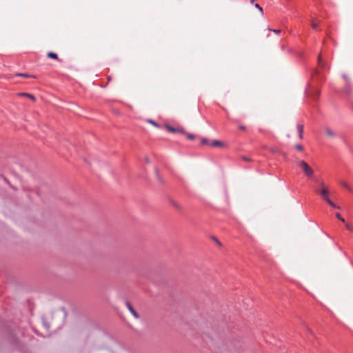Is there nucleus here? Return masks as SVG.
Instances as JSON below:
<instances>
[{
    "label": "nucleus",
    "mask_w": 353,
    "mask_h": 353,
    "mask_svg": "<svg viewBox=\"0 0 353 353\" xmlns=\"http://www.w3.org/2000/svg\"><path fill=\"white\" fill-rule=\"evenodd\" d=\"M320 189H316V192L319 193L322 199L325 200L330 206L334 208L339 209V207L334 204L330 199V190L329 188L326 186L323 181H320Z\"/></svg>",
    "instance_id": "nucleus-1"
},
{
    "label": "nucleus",
    "mask_w": 353,
    "mask_h": 353,
    "mask_svg": "<svg viewBox=\"0 0 353 353\" xmlns=\"http://www.w3.org/2000/svg\"><path fill=\"white\" fill-rule=\"evenodd\" d=\"M299 167L303 170L305 175L307 177H312L314 174L313 169L304 161H301L299 163Z\"/></svg>",
    "instance_id": "nucleus-2"
},
{
    "label": "nucleus",
    "mask_w": 353,
    "mask_h": 353,
    "mask_svg": "<svg viewBox=\"0 0 353 353\" xmlns=\"http://www.w3.org/2000/svg\"><path fill=\"white\" fill-rule=\"evenodd\" d=\"M126 306L128 307V309L129 310V311L130 312V313L136 318V319H139V315L138 314V313L135 311V310L133 308L132 305L129 303V302H126Z\"/></svg>",
    "instance_id": "nucleus-3"
},
{
    "label": "nucleus",
    "mask_w": 353,
    "mask_h": 353,
    "mask_svg": "<svg viewBox=\"0 0 353 353\" xmlns=\"http://www.w3.org/2000/svg\"><path fill=\"white\" fill-rule=\"evenodd\" d=\"M166 128L170 132H181V133H183V131L182 129H179V128L176 129V128H173L172 126H170V125H167Z\"/></svg>",
    "instance_id": "nucleus-4"
},
{
    "label": "nucleus",
    "mask_w": 353,
    "mask_h": 353,
    "mask_svg": "<svg viewBox=\"0 0 353 353\" xmlns=\"http://www.w3.org/2000/svg\"><path fill=\"white\" fill-rule=\"evenodd\" d=\"M325 132L328 137H332V138H333L336 136V134L329 128H325Z\"/></svg>",
    "instance_id": "nucleus-5"
},
{
    "label": "nucleus",
    "mask_w": 353,
    "mask_h": 353,
    "mask_svg": "<svg viewBox=\"0 0 353 353\" xmlns=\"http://www.w3.org/2000/svg\"><path fill=\"white\" fill-rule=\"evenodd\" d=\"M299 137L300 139H303V125L299 124L297 125Z\"/></svg>",
    "instance_id": "nucleus-6"
},
{
    "label": "nucleus",
    "mask_w": 353,
    "mask_h": 353,
    "mask_svg": "<svg viewBox=\"0 0 353 353\" xmlns=\"http://www.w3.org/2000/svg\"><path fill=\"white\" fill-rule=\"evenodd\" d=\"M211 145L214 147H223V146H224L225 144H224V143H223L220 141L215 140L212 142Z\"/></svg>",
    "instance_id": "nucleus-7"
},
{
    "label": "nucleus",
    "mask_w": 353,
    "mask_h": 353,
    "mask_svg": "<svg viewBox=\"0 0 353 353\" xmlns=\"http://www.w3.org/2000/svg\"><path fill=\"white\" fill-rule=\"evenodd\" d=\"M48 57L49 58H51V59H58V56L57 54L52 52H49L48 53Z\"/></svg>",
    "instance_id": "nucleus-8"
},
{
    "label": "nucleus",
    "mask_w": 353,
    "mask_h": 353,
    "mask_svg": "<svg viewBox=\"0 0 353 353\" xmlns=\"http://www.w3.org/2000/svg\"><path fill=\"white\" fill-rule=\"evenodd\" d=\"M22 96H25V97H27L28 98L30 99L32 101H35V97L34 95L31 94H28V93H21L20 94Z\"/></svg>",
    "instance_id": "nucleus-9"
},
{
    "label": "nucleus",
    "mask_w": 353,
    "mask_h": 353,
    "mask_svg": "<svg viewBox=\"0 0 353 353\" xmlns=\"http://www.w3.org/2000/svg\"><path fill=\"white\" fill-rule=\"evenodd\" d=\"M171 203H172V205L175 208H176V209H178V210H181V205H180L178 203L175 202V201H172Z\"/></svg>",
    "instance_id": "nucleus-10"
},
{
    "label": "nucleus",
    "mask_w": 353,
    "mask_h": 353,
    "mask_svg": "<svg viewBox=\"0 0 353 353\" xmlns=\"http://www.w3.org/2000/svg\"><path fill=\"white\" fill-rule=\"evenodd\" d=\"M341 184L346 189L351 190L350 185L346 182L343 181L341 183Z\"/></svg>",
    "instance_id": "nucleus-11"
},
{
    "label": "nucleus",
    "mask_w": 353,
    "mask_h": 353,
    "mask_svg": "<svg viewBox=\"0 0 353 353\" xmlns=\"http://www.w3.org/2000/svg\"><path fill=\"white\" fill-rule=\"evenodd\" d=\"M336 216L338 219H339L342 222H345V219L341 216L339 213L336 214Z\"/></svg>",
    "instance_id": "nucleus-12"
},
{
    "label": "nucleus",
    "mask_w": 353,
    "mask_h": 353,
    "mask_svg": "<svg viewBox=\"0 0 353 353\" xmlns=\"http://www.w3.org/2000/svg\"><path fill=\"white\" fill-rule=\"evenodd\" d=\"M187 138L190 140H194L195 139V136L192 134H187Z\"/></svg>",
    "instance_id": "nucleus-13"
},
{
    "label": "nucleus",
    "mask_w": 353,
    "mask_h": 353,
    "mask_svg": "<svg viewBox=\"0 0 353 353\" xmlns=\"http://www.w3.org/2000/svg\"><path fill=\"white\" fill-rule=\"evenodd\" d=\"M295 148H296V149L297 150H299V151H302V150H303V147H302V145H300V144H297V145H295Z\"/></svg>",
    "instance_id": "nucleus-14"
},
{
    "label": "nucleus",
    "mask_w": 353,
    "mask_h": 353,
    "mask_svg": "<svg viewBox=\"0 0 353 353\" xmlns=\"http://www.w3.org/2000/svg\"><path fill=\"white\" fill-rule=\"evenodd\" d=\"M345 227L347 230H350V231H353V227L350 225V224H348L347 223L345 225Z\"/></svg>",
    "instance_id": "nucleus-15"
},
{
    "label": "nucleus",
    "mask_w": 353,
    "mask_h": 353,
    "mask_svg": "<svg viewBox=\"0 0 353 353\" xmlns=\"http://www.w3.org/2000/svg\"><path fill=\"white\" fill-rule=\"evenodd\" d=\"M17 76H20V77H30L29 74H26V73H19L17 74Z\"/></svg>",
    "instance_id": "nucleus-16"
},
{
    "label": "nucleus",
    "mask_w": 353,
    "mask_h": 353,
    "mask_svg": "<svg viewBox=\"0 0 353 353\" xmlns=\"http://www.w3.org/2000/svg\"><path fill=\"white\" fill-rule=\"evenodd\" d=\"M254 6H255V8H258L261 11V13H263V9L258 3H255Z\"/></svg>",
    "instance_id": "nucleus-17"
},
{
    "label": "nucleus",
    "mask_w": 353,
    "mask_h": 353,
    "mask_svg": "<svg viewBox=\"0 0 353 353\" xmlns=\"http://www.w3.org/2000/svg\"><path fill=\"white\" fill-rule=\"evenodd\" d=\"M242 159L245 161H247V162H249V161H251V159L250 158H248L247 157H242Z\"/></svg>",
    "instance_id": "nucleus-18"
},
{
    "label": "nucleus",
    "mask_w": 353,
    "mask_h": 353,
    "mask_svg": "<svg viewBox=\"0 0 353 353\" xmlns=\"http://www.w3.org/2000/svg\"><path fill=\"white\" fill-rule=\"evenodd\" d=\"M148 122L154 126H157V123L153 120H148Z\"/></svg>",
    "instance_id": "nucleus-19"
},
{
    "label": "nucleus",
    "mask_w": 353,
    "mask_h": 353,
    "mask_svg": "<svg viewBox=\"0 0 353 353\" xmlns=\"http://www.w3.org/2000/svg\"><path fill=\"white\" fill-rule=\"evenodd\" d=\"M312 27L315 29L317 27V23L314 21H312Z\"/></svg>",
    "instance_id": "nucleus-20"
},
{
    "label": "nucleus",
    "mask_w": 353,
    "mask_h": 353,
    "mask_svg": "<svg viewBox=\"0 0 353 353\" xmlns=\"http://www.w3.org/2000/svg\"><path fill=\"white\" fill-rule=\"evenodd\" d=\"M207 143H208V139H203L201 140V143L202 144H207Z\"/></svg>",
    "instance_id": "nucleus-21"
},
{
    "label": "nucleus",
    "mask_w": 353,
    "mask_h": 353,
    "mask_svg": "<svg viewBox=\"0 0 353 353\" xmlns=\"http://www.w3.org/2000/svg\"><path fill=\"white\" fill-rule=\"evenodd\" d=\"M239 129L242 130H245V127L243 126V125H241V126H239Z\"/></svg>",
    "instance_id": "nucleus-22"
},
{
    "label": "nucleus",
    "mask_w": 353,
    "mask_h": 353,
    "mask_svg": "<svg viewBox=\"0 0 353 353\" xmlns=\"http://www.w3.org/2000/svg\"><path fill=\"white\" fill-rule=\"evenodd\" d=\"M319 65L321 64V56H319Z\"/></svg>",
    "instance_id": "nucleus-23"
},
{
    "label": "nucleus",
    "mask_w": 353,
    "mask_h": 353,
    "mask_svg": "<svg viewBox=\"0 0 353 353\" xmlns=\"http://www.w3.org/2000/svg\"><path fill=\"white\" fill-rule=\"evenodd\" d=\"M274 32H276V34H279L281 32V30H274Z\"/></svg>",
    "instance_id": "nucleus-24"
},
{
    "label": "nucleus",
    "mask_w": 353,
    "mask_h": 353,
    "mask_svg": "<svg viewBox=\"0 0 353 353\" xmlns=\"http://www.w3.org/2000/svg\"><path fill=\"white\" fill-rule=\"evenodd\" d=\"M250 2L252 3L254 2V0H251Z\"/></svg>",
    "instance_id": "nucleus-25"
}]
</instances>
